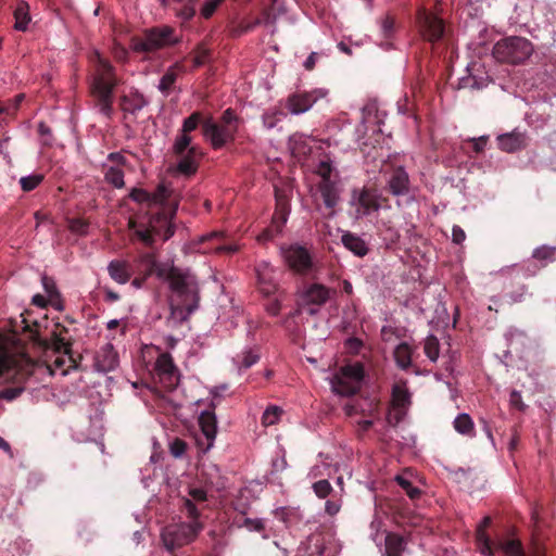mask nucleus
I'll return each mask as SVG.
<instances>
[{
    "label": "nucleus",
    "instance_id": "33",
    "mask_svg": "<svg viewBox=\"0 0 556 556\" xmlns=\"http://www.w3.org/2000/svg\"><path fill=\"white\" fill-rule=\"evenodd\" d=\"M409 392L405 383L400 382L394 384L392 389V403L396 408H405L409 404Z\"/></svg>",
    "mask_w": 556,
    "mask_h": 556
},
{
    "label": "nucleus",
    "instance_id": "1",
    "mask_svg": "<svg viewBox=\"0 0 556 556\" xmlns=\"http://www.w3.org/2000/svg\"><path fill=\"white\" fill-rule=\"evenodd\" d=\"M162 280L168 281L170 290L181 299V303L172 304V316L178 319L188 318L198 307L199 301L194 277L169 265V273Z\"/></svg>",
    "mask_w": 556,
    "mask_h": 556
},
{
    "label": "nucleus",
    "instance_id": "29",
    "mask_svg": "<svg viewBox=\"0 0 556 556\" xmlns=\"http://www.w3.org/2000/svg\"><path fill=\"white\" fill-rule=\"evenodd\" d=\"M387 556H403L406 551L404 539L396 533H388L384 536Z\"/></svg>",
    "mask_w": 556,
    "mask_h": 556
},
{
    "label": "nucleus",
    "instance_id": "28",
    "mask_svg": "<svg viewBox=\"0 0 556 556\" xmlns=\"http://www.w3.org/2000/svg\"><path fill=\"white\" fill-rule=\"evenodd\" d=\"M190 498H184V507L187 511L188 517L197 519L199 516V509L195 503H202L206 500V492L202 489L195 488L189 491Z\"/></svg>",
    "mask_w": 556,
    "mask_h": 556
},
{
    "label": "nucleus",
    "instance_id": "60",
    "mask_svg": "<svg viewBox=\"0 0 556 556\" xmlns=\"http://www.w3.org/2000/svg\"><path fill=\"white\" fill-rule=\"evenodd\" d=\"M240 527H245L250 531H261L264 529V523L262 519L244 518Z\"/></svg>",
    "mask_w": 556,
    "mask_h": 556
},
{
    "label": "nucleus",
    "instance_id": "53",
    "mask_svg": "<svg viewBox=\"0 0 556 556\" xmlns=\"http://www.w3.org/2000/svg\"><path fill=\"white\" fill-rule=\"evenodd\" d=\"M201 122V114L199 112H193L189 117H187L180 131L189 134L197 129L198 125Z\"/></svg>",
    "mask_w": 556,
    "mask_h": 556
},
{
    "label": "nucleus",
    "instance_id": "40",
    "mask_svg": "<svg viewBox=\"0 0 556 556\" xmlns=\"http://www.w3.org/2000/svg\"><path fill=\"white\" fill-rule=\"evenodd\" d=\"M556 255V247H547L543 245L533 251V258L542 262V265L545 266L549 262L555 261Z\"/></svg>",
    "mask_w": 556,
    "mask_h": 556
},
{
    "label": "nucleus",
    "instance_id": "56",
    "mask_svg": "<svg viewBox=\"0 0 556 556\" xmlns=\"http://www.w3.org/2000/svg\"><path fill=\"white\" fill-rule=\"evenodd\" d=\"M129 197L135 202L150 204L151 194L143 189H132Z\"/></svg>",
    "mask_w": 556,
    "mask_h": 556
},
{
    "label": "nucleus",
    "instance_id": "39",
    "mask_svg": "<svg viewBox=\"0 0 556 556\" xmlns=\"http://www.w3.org/2000/svg\"><path fill=\"white\" fill-rule=\"evenodd\" d=\"M41 282H42V287L47 293V296L49 298L50 303L53 306H55L58 309H61L62 307L60 305H56V302H59V300H60V294L55 287L54 281L47 276H42Z\"/></svg>",
    "mask_w": 556,
    "mask_h": 556
},
{
    "label": "nucleus",
    "instance_id": "36",
    "mask_svg": "<svg viewBox=\"0 0 556 556\" xmlns=\"http://www.w3.org/2000/svg\"><path fill=\"white\" fill-rule=\"evenodd\" d=\"M72 367V359L66 355H59L55 357L52 364L48 365V369L51 375L66 376L68 369Z\"/></svg>",
    "mask_w": 556,
    "mask_h": 556
},
{
    "label": "nucleus",
    "instance_id": "16",
    "mask_svg": "<svg viewBox=\"0 0 556 556\" xmlns=\"http://www.w3.org/2000/svg\"><path fill=\"white\" fill-rule=\"evenodd\" d=\"M286 263L298 273H305L312 267V258L308 251L298 244L280 249Z\"/></svg>",
    "mask_w": 556,
    "mask_h": 556
},
{
    "label": "nucleus",
    "instance_id": "17",
    "mask_svg": "<svg viewBox=\"0 0 556 556\" xmlns=\"http://www.w3.org/2000/svg\"><path fill=\"white\" fill-rule=\"evenodd\" d=\"M119 365V356L112 343H105L100 346L94 354L93 367L99 372H110Z\"/></svg>",
    "mask_w": 556,
    "mask_h": 556
},
{
    "label": "nucleus",
    "instance_id": "14",
    "mask_svg": "<svg viewBox=\"0 0 556 556\" xmlns=\"http://www.w3.org/2000/svg\"><path fill=\"white\" fill-rule=\"evenodd\" d=\"M201 437L197 438V445L202 453L208 452L215 443L217 434V418L213 410H203L199 415Z\"/></svg>",
    "mask_w": 556,
    "mask_h": 556
},
{
    "label": "nucleus",
    "instance_id": "41",
    "mask_svg": "<svg viewBox=\"0 0 556 556\" xmlns=\"http://www.w3.org/2000/svg\"><path fill=\"white\" fill-rule=\"evenodd\" d=\"M192 138L189 134L180 131V134L176 137L173 144V152L175 155H182L187 153L189 148H191Z\"/></svg>",
    "mask_w": 556,
    "mask_h": 556
},
{
    "label": "nucleus",
    "instance_id": "4",
    "mask_svg": "<svg viewBox=\"0 0 556 556\" xmlns=\"http://www.w3.org/2000/svg\"><path fill=\"white\" fill-rule=\"evenodd\" d=\"M238 129L239 119L231 109H227L219 121L207 118L202 123L203 136L215 150L233 141Z\"/></svg>",
    "mask_w": 556,
    "mask_h": 556
},
{
    "label": "nucleus",
    "instance_id": "48",
    "mask_svg": "<svg viewBox=\"0 0 556 556\" xmlns=\"http://www.w3.org/2000/svg\"><path fill=\"white\" fill-rule=\"evenodd\" d=\"M486 517H483L479 523V527L477 529V543L478 548L481 554H486Z\"/></svg>",
    "mask_w": 556,
    "mask_h": 556
},
{
    "label": "nucleus",
    "instance_id": "12",
    "mask_svg": "<svg viewBox=\"0 0 556 556\" xmlns=\"http://www.w3.org/2000/svg\"><path fill=\"white\" fill-rule=\"evenodd\" d=\"M225 233L223 231H211L202 235L195 241H192V250L199 253H236L240 247L236 243L224 244L222 239Z\"/></svg>",
    "mask_w": 556,
    "mask_h": 556
},
{
    "label": "nucleus",
    "instance_id": "35",
    "mask_svg": "<svg viewBox=\"0 0 556 556\" xmlns=\"http://www.w3.org/2000/svg\"><path fill=\"white\" fill-rule=\"evenodd\" d=\"M104 178L106 182L118 189L125 185L124 170L119 166L105 165Z\"/></svg>",
    "mask_w": 556,
    "mask_h": 556
},
{
    "label": "nucleus",
    "instance_id": "47",
    "mask_svg": "<svg viewBox=\"0 0 556 556\" xmlns=\"http://www.w3.org/2000/svg\"><path fill=\"white\" fill-rule=\"evenodd\" d=\"M150 194V204L164 205L165 201L170 197V191L165 186L161 185L153 193Z\"/></svg>",
    "mask_w": 556,
    "mask_h": 556
},
{
    "label": "nucleus",
    "instance_id": "10",
    "mask_svg": "<svg viewBox=\"0 0 556 556\" xmlns=\"http://www.w3.org/2000/svg\"><path fill=\"white\" fill-rule=\"evenodd\" d=\"M173 29L164 26L161 28H152L143 34L140 38H132L131 49L135 52L149 53L163 49L175 43Z\"/></svg>",
    "mask_w": 556,
    "mask_h": 556
},
{
    "label": "nucleus",
    "instance_id": "62",
    "mask_svg": "<svg viewBox=\"0 0 556 556\" xmlns=\"http://www.w3.org/2000/svg\"><path fill=\"white\" fill-rule=\"evenodd\" d=\"M22 391L23 389L21 388H8L0 393V396L8 401H12L16 399L22 393Z\"/></svg>",
    "mask_w": 556,
    "mask_h": 556
},
{
    "label": "nucleus",
    "instance_id": "6",
    "mask_svg": "<svg viewBox=\"0 0 556 556\" xmlns=\"http://www.w3.org/2000/svg\"><path fill=\"white\" fill-rule=\"evenodd\" d=\"M533 52L532 43L522 37H507L498 41L492 55L497 62L520 64L525 62Z\"/></svg>",
    "mask_w": 556,
    "mask_h": 556
},
{
    "label": "nucleus",
    "instance_id": "19",
    "mask_svg": "<svg viewBox=\"0 0 556 556\" xmlns=\"http://www.w3.org/2000/svg\"><path fill=\"white\" fill-rule=\"evenodd\" d=\"M389 192L394 197H404L410 192L409 175L403 166H397L387 181Z\"/></svg>",
    "mask_w": 556,
    "mask_h": 556
},
{
    "label": "nucleus",
    "instance_id": "27",
    "mask_svg": "<svg viewBox=\"0 0 556 556\" xmlns=\"http://www.w3.org/2000/svg\"><path fill=\"white\" fill-rule=\"evenodd\" d=\"M341 242L349 251L358 257L365 256L369 249L364 239L350 231H344L341 236Z\"/></svg>",
    "mask_w": 556,
    "mask_h": 556
},
{
    "label": "nucleus",
    "instance_id": "9",
    "mask_svg": "<svg viewBox=\"0 0 556 556\" xmlns=\"http://www.w3.org/2000/svg\"><path fill=\"white\" fill-rule=\"evenodd\" d=\"M380 208L379 194L371 189L355 188L349 201V214L354 219H362Z\"/></svg>",
    "mask_w": 556,
    "mask_h": 556
},
{
    "label": "nucleus",
    "instance_id": "52",
    "mask_svg": "<svg viewBox=\"0 0 556 556\" xmlns=\"http://www.w3.org/2000/svg\"><path fill=\"white\" fill-rule=\"evenodd\" d=\"M341 507H342V496L334 493L332 495V498H330L326 502L325 511L329 516H334L340 511Z\"/></svg>",
    "mask_w": 556,
    "mask_h": 556
},
{
    "label": "nucleus",
    "instance_id": "25",
    "mask_svg": "<svg viewBox=\"0 0 556 556\" xmlns=\"http://www.w3.org/2000/svg\"><path fill=\"white\" fill-rule=\"evenodd\" d=\"M108 273L110 277L119 285H125L129 281L132 270L127 261L113 260L108 265Z\"/></svg>",
    "mask_w": 556,
    "mask_h": 556
},
{
    "label": "nucleus",
    "instance_id": "44",
    "mask_svg": "<svg viewBox=\"0 0 556 556\" xmlns=\"http://www.w3.org/2000/svg\"><path fill=\"white\" fill-rule=\"evenodd\" d=\"M307 138L304 135L295 134L290 137V148L293 154H305L309 151V147H306Z\"/></svg>",
    "mask_w": 556,
    "mask_h": 556
},
{
    "label": "nucleus",
    "instance_id": "23",
    "mask_svg": "<svg viewBox=\"0 0 556 556\" xmlns=\"http://www.w3.org/2000/svg\"><path fill=\"white\" fill-rule=\"evenodd\" d=\"M500 545L506 556H545L544 549L538 543H534L528 553L517 539H507Z\"/></svg>",
    "mask_w": 556,
    "mask_h": 556
},
{
    "label": "nucleus",
    "instance_id": "5",
    "mask_svg": "<svg viewBox=\"0 0 556 556\" xmlns=\"http://www.w3.org/2000/svg\"><path fill=\"white\" fill-rule=\"evenodd\" d=\"M177 210V203L170 208H163L162 213L149 219L148 226L137 225L135 222H129V227L136 236L147 245H152L154 242L153 236H163L164 240L169 239L174 235V226L170 219L174 217Z\"/></svg>",
    "mask_w": 556,
    "mask_h": 556
},
{
    "label": "nucleus",
    "instance_id": "26",
    "mask_svg": "<svg viewBox=\"0 0 556 556\" xmlns=\"http://www.w3.org/2000/svg\"><path fill=\"white\" fill-rule=\"evenodd\" d=\"M200 155L198 147H191L182 155H177L179 161L176 164V170L182 175L190 176L197 172V156Z\"/></svg>",
    "mask_w": 556,
    "mask_h": 556
},
{
    "label": "nucleus",
    "instance_id": "55",
    "mask_svg": "<svg viewBox=\"0 0 556 556\" xmlns=\"http://www.w3.org/2000/svg\"><path fill=\"white\" fill-rule=\"evenodd\" d=\"M381 31L384 37H390L394 30V18L387 14L380 21Z\"/></svg>",
    "mask_w": 556,
    "mask_h": 556
},
{
    "label": "nucleus",
    "instance_id": "38",
    "mask_svg": "<svg viewBox=\"0 0 556 556\" xmlns=\"http://www.w3.org/2000/svg\"><path fill=\"white\" fill-rule=\"evenodd\" d=\"M260 359V354L255 350H245L241 354H238L235 358L239 369H248Z\"/></svg>",
    "mask_w": 556,
    "mask_h": 556
},
{
    "label": "nucleus",
    "instance_id": "15",
    "mask_svg": "<svg viewBox=\"0 0 556 556\" xmlns=\"http://www.w3.org/2000/svg\"><path fill=\"white\" fill-rule=\"evenodd\" d=\"M155 374L166 390H173L179 381V372L172 356L161 353L154 364Z\"/></svg>",
    "mask_w": 556,
    "mask_h": 556
},
{
    "label": "nucleus",
    "instance_id": "31",
    "mask_svg": "<svg viewBox=\"0 0 556 556\" xmlns=\"http://www.w3.org/2000/svg\"><path fill=\"white\" fill-rule=\"evenodd\" d=\"M453 427H454L455 431L462 435H466L469 438H472L475 435L473 421H472L471 417L466 413L458 414L455 417V419L453 421Z\"/></svg>",
    "mask_w": 556,
    "mask_h": 556
},
{
    "label": "nucleus",
    "instance_id": "42",
    "mask_svg": "<svg viewBox=\"0 0 556 556\" xmlns=\"http://www.w3.org/2000/svg\"><path fill=\"white\" fill-rule=\"evenodd\" d=\"M467 70L470 73L471 77L463 79V87H470L472 89H482L483 88V81L482 78H478L476 76V73L479 72L478 70V63L477 62H470L467 65Z\"/></svg>",
    "mask_w": 556,
    "mask_h": 556
},
{
    "label": "nucleus",
    "instance_id": "59",
    "mask_svg": "<svg viewBox=\"0 0 556 556\" xmlns=\"http://www.w3.org/2000/svg\"><path fill=\"white\" fill-rule=\"evenodd\" d=\"M38 132L41 136V140L43 144H51L52 140V132L48 125H46L43 122H40L38 124Z\"/></svg>",
    "mask_w": 556,
    "mask_h": 556
},
{
    "label": "nucleus",
    "instance_id": "34",
    "mask_svg": "<svg viewBox=\"0 0 556 556\" xmlns=\"http://www.w3.org/2000/svg\"><path fill=\"white\" fill-rule=\"evenodd\" d=\"M394 358L399 367L406 369L412 363V349L407 343H400L394 350Z\"/></svg>",
    "mask_w": 556,
    "mask_h": 556
},
{
    "label": "nucleus",
    "instance_id": "7",
    "mask_svg": "<svg viewBox=\"0 0 556 556\" xmlns=\"http://www.w3.org/2000/svg\"><path fill=\"white\" fill-rule=\"evenodd\" d=\"M202 528L198 518L190 522L169 525L162 531L163 544L168 551L187 545L194 541Z\"/></svg>",
    "mask_w": 556,
    "mask_h": 556
},
{
    "label": "nucleus",
    "instance_id": "22",
    "mask_svg": "<svg viewBox=\"0 0 556 556\" xmlns=\"http://www.w3.org/2000/svg\"><path fill=\"white\" fill-rule=\"evenodd\" d=\"M255 270L261 292L265 295L273 294L277 289V280L273 266L262 261L257 264Z\"/></svg>",
    "mask_w": 556,
    "mask_h": 556
},
{
    "label": "nucleus",
    "instance_id": "18",
    "mask_svg": "<svg viewBox=\"0 0 556 556\" xmlns=\"http://www.w3.org/2000/svg\"><path fill=\"white\" fill-rule=\"evenodd\" d=\"M419 24L424 36L429 41H438L444 34V25L441 18L437 15L422 11L419 14Z\"/></svg>",
    "mask_w": 556,
    "mask_h": 556
},
{
    "label": "nucleus",
    "instance_id": "45",
    "mask_svg": "<svg viewBox=\"0 0 556 556\" xmlns=\"http://www.w3.org/2000/svg\"><path fill=\"white\" fill-rule=\"evenodd\" d=\"M282 414V409L278 406H269L265 409L262 416V424L265 427L273 426L278 422Z\"/></svg>",
    "mask_w": 556,
    "mask_h": 556
},
{
    "label": "nucleus",
    "instance_id": "24",
    "mask_svg": "<svg viewBox=\"0 0 556 556\" xmlns=\"http://www.w3.org/2000/svg\"><path fill=\"white\" fill-rule=\"evenodd\" d=\"M497 141L500 149L508 153L519 151L527 146L525 132L517 130L498 136Z\"/></svg>",
    "mask_w": 556,
    "mask_h": 556
},
{
    "label": "nucleus",
    "instance_id": "57",
    "mask_svg": "<svg viewBox=\"0 0 556 556\" xmlns=\"http://www.w3.org/2000/svg\"><path fill=\"white\" fill-rule=\"evenodd\" d=\"M68 228L76 235H85L87 232L88 225L81 219L74 218L70 220Z\"/></svg>",
    "mask_w": 556,
    "mask_h": 556
},
{
    "label": "nucleus",
    "instance_id": "51",
    "mask_svg": "<svg viewBox=\"0 0 556 556\" xmlns=\"http://www.w3.org/2000/svg\"><path fill=\"white\" fill-rule=\"evenodd\" d=\"M278 206L279 208L276 212V216L274 217V223H277V219H279V225L276 226V231H281L282 226L287 222L288 218V210H287V203L286 201H282L281 199H278Z\"/></svg>",
    "mask_w": 556,
    "mask_h": 556
},
{
    "label": "nucleus",
    "instance_id": "2",
    "mask_svg": "<svg viewBox=\"0 0 556 556\" xmlns=\"http://www.w3.org/2000/svg\"><path fill=\"white\" fill-rule=\"evenodd\" d=\"M315 174L318 181L311 189L313 201L318 210L320 204L330 210L329 215L332 216V210L338 205L342 192L339 174L330 161H320Z\"/></svg>",
    "mask_w": 556,
    "mask_h": 556
},
{
    "label": "nucleus",
    "instance_id": "43",
    "mask_svg": "<svg viewBox=\"0 0 556 556\" xmlns=\"http://www.w3.org/2000/svg\"><path fill=\"white\" fill-rule=\"evenodd\" d=\"M439 341L434 336H429L425 340L424 351L431 362H437L439 358Z\"/></svg>",
    "mask_w": 556,
    "mask_h": 556
},
{
    "label": "nucleus",
    "instance_id": "8",
    "mask_svg": "<svg viewBox=\"0 0 556 556\" xmlns=\"http://www.w3.org/2000/svg\"><path fill=\"white\" fill-rule=\"evenodd\" d=\"M364 378V367L361 363H354L342 367L330 380L331 389L342 396L356 393Z\"/></svg>",
    "mask_w": 556,
    "mask_h": 556
},
{
    "label": "nucleus",
    "instance_id": "13",
    "mask_svg": "<svg viewBox=\"0 0 556 556\" xmlns=\"http://www.w3.org/2000/svg\"><path fill=\"white\" fill-rule=\"evenodd\" d=\"M328 90L325 88H315L311 91H299L291 94L287 101V108L293 115L307 112L317 101L325 99Z\"/></svg>",
    "mask_w": 556,
    "mask_h": 556
},
{
    "label": "nucleus",
    "instance_id": "20",
    "mask_svg": "<svg viewBox=\"0 0 556 556\" xmlns=\"http://www.w3.org/2000/svg\"><path fill=\"white\" fill-rule=\"evenodd\" d=\"M136 263L143 273V279L151 275H156L159 279H162V277H165L169 273L170 264L157 262L152 253L141 254Z\"/></svg>",
    "mask_w": 556,
    "mask_h": 556
},
{
    "label": "nucleus",
    "instance_id": "54",
    "mask_svg": "<svg viewBox=\"0 0 556 556\" xmlns=\"http://www.w3.org/2000/svg\"><path fill=\"white\" fill-rule=\"evenodd\" d=\"M223 0H205L200 10L201 15L205 18L211 17Z\"/></svg>",
    "mask_w": 556,
    "mask_h": 556
},
{
    "label": "nucleus",
    "instance_id": "46",
    "mask_svg": "<svg viewBox=\"0 0 556 556\" xmlns=\"http://www.w3.org/2000/svg\"><path fill=\"white\" fill-rule=\"evenodd\" d=\"M313 490L319 498H326L333 492L332 486L327 479H320L314 482Z\"/></svg>",
    "mask_w": 556,
    "mask_h": 556
},
{
    "label": "nucleus",
    "instance_id": "30",
    "mask_svg": "<svg viewBox=\"0 0 556 556\" xmlns=\"http://www.w3.org/2000/svg\"><path fill=\"white\" fill-rule=\"evenodd\" d=\"M15 24L14 28L20 31H25L30 22L29 4L26 1H20L14 11Z\"/></svg>",
    "mask_w": 556,
    "mask_h": 556
},
{
    "label": "nucleus",
    "instance_id": "21",
    "mask_svg": "<svg viewBox=\"0 0 556 556\" xmlns=\"http://www.w3.org/2000/svg\"><path fill=\"white\" fill-rule=\"evenodd\" d=\"M334 293V290H330L320 283H313L302 291L301 302L305 306H320L325 304Z\"/></svg>",
    "mask_w": 556,
    "mask_h": 556
},
{
    "label": "nucleus",
    "instance_id": "32",
    "mask_svg": "<svg viewBox=\"0 0 556 556\" xmlns=\"http://www.w3.org/2000/svg\"><path fill=\"white\" fill-rule=\"evenodd\" d=\"M180 66L175 64L167 68L162 78L159 81L157 89L165 96H167L177 80Z\"/></svg>",
    "mask_w": 556,
    "mask_h": 556
},
{
    "label": "nucleus",
    "instance_id": "64",
    "mask_svg": "<svg viewBox=\"0 0 556 556\" xmlns=\"http://www.w3.org/2000/svg\"><path fill=\"white\" fill-rule=\"evenodd\" d=\"M186 451V445L182 441L180 440H176L172 445H170V452L172 454L175 456V457H180L184 455Z\"/></svg>",
    "mask_w": 556,
    "mask_h": 556
},
{
    "label": "nucleus",
    "instance_id": "3",
    "mask_svg": "<svg viewBox=\"0 0 556 556\" xmlns=\"http://www.w3.org/2000/svg\"><path fill=\"white\" fill-rule=\"evenodd\" d=\"M94 75L91 84L92 94L97 99L99 113L110 117L113 112V89L118 84L112 65L96 53Z\"/></svg>",
    "mask_w": 556,
    "mask_h": 556
},
{
    "label": "nucleus",
    "instance_id": "11",
    "mask_svg": "<svg viewBox=\"0 0 556 556\" xmlns=\"http://www.w3.org/2000/svg\"><path fill=\"white\" fill-rule=\"evenodd\" d=\"M331 544L329 534L315 532L300 543L295 556H334L337 551Z\"/></svg>",
    "mask_w": 556,
    "mask_h": 556
},
{
    "label": "nucleus",
    "instance_id": "58",
    "mask_svg": "<svg viewBox=\"0 0 556 556\" xmlns=\"http://www.w3.org/2000/svg\"><path fill=\"white\" fill-rule=\"evenodd\" d=\"M469 15L480 17L483 15V0H468Z\"/></svg>",
    "mask_w": 556,
    "mask_h": 556
},
{
    "label": "nucleus",
    "instance_id": "63",
    "mask_svg": "<svg viewBox=\"0 0 556 556\" xmlns=\"http://www.w3.org/2000/svg\"><path fill=\"white\" fill-rule=\"evenodd\" d=\"M466 239L465 231L457 225L453 226L452 240L456 244H460Z\"/></svg>",
    "mask_w": 556,
    "mask_h": 556
},
{
    "label": "nucleus",
    "instance_id": "37",
    "mask_svg": "<svg viewBox=\"0 0 556 556\" xmlns=\"http://www.w3.org/2000/svg\"><path fill=\"white\" fill-rule=\"evenodd\" d=\"M16 361L4 351H0V379L8 380L14 371Z\"/></svg>",
    "mask_w": 556,
    "mask_h": 556
},
{
    "label": "nucleus",
    "instance_id": "50",
    "mask_svg": "<svg viewBox=\"0 0 556 556\" xmlns=\"http://www.w3.org/2000/svg\"><path fill=\"white\" fill-rule=\"evenodd\" d=\"M144 105V100L142 98H135L132 100L128 99L127 97L123 98V110L125 112L136 114L139 112Z\"/></svg>",
    "mask_w": 556,
    "mask_h": 556
},
{
    "label": "nucleus",
    "instance_id": "49",
    "mask_svg": "<svg viewBox=\"0 0 556 556\" xmlns=\"http://www.w3.org/2000/svg\"><path fill=\"white\" fill-rule=\"evenodd\" d=\"M43 179V176L40 174H34L29 176H24L20 179L21 187L24 191L34 190Z\"/></svg>",
    "mask_w": 556,
    "mask_h": 556
},
{
    "label": "nucleus",
    "instance_id": "61",
    "mask_svg": "<svg viewBox=\"0 0 556 556\" xmlns=\"http://www.w3.org/2000/svg\"><path fill=\"white\" fill-rule=\"evenodd\" d=\"M509 403H510L511 407H514L518 410H523L526 407V405L522 402L521 394L518 391H513L510 393Z\"/></svg>",
    "mask_w": 556,
    "mask_h": 556
}]
</instances>
